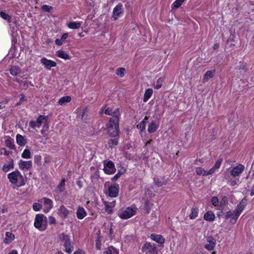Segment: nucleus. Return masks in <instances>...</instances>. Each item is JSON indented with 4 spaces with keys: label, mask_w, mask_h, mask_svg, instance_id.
Here are the masks:
<instances>
[{
    "label": "nucleus",
    "mask_w": 254,
    "mask_h": 254,
    "mask_svg": "<svg viewBox=\"0 0 254 254\" xmlns=\"http://www.w3.org/2000/svg\"><path fill=\"white\" fill-rule=\"evenodd\" d=\"M47 218L43 214L36 216L34 226L40 230H44L47 227Z\"/></svg>",
    "instance_id": "f257e3e1"
},
{
    "label": "nucleus",
    "mask_w": 254,
    "mask_h": 254,
    "mask_svg": "<svg viewBox=\"0 0 254 254\" xmlns=\"http://www.w3.org/2000/svg\"><path fill=\"white\" fill-rule=\"evenodd\" d=\"M60 239L63 243V245L65 248V251L68 254H70L73 250V247L71 244L69 237L62 233L60 236Z\"/></svg>",
    "instance_id": "f03ea898"
},
{
    "label": "nucleus",
    "mask_w": 254,
    "mask_h": 254,
    "mask_svg": "<svg viewBox=\"0 0 254 254\" xmlns=\"http://www.w3.org/2000/svg\"><path fill=\"white\" fill-rule=\"evenodd\" d=\"M108 131L111 136H116L119 133V123L115 122V121H109Z\"/></svg>",
    "instance_id": "7ed1b4c3"
},
{
    "label": "nucleus",
    "mask_w": 254,
    "mask_h": 254,
    "mask_svg": "<svg viewBox=\"0 0 254 254\" xmlns=\"http://www.w3.org/2000/svg\"><path fill=\"white\" fill-rule=\"evenodd\" d=\"M106 115H111L113 117L110 119V121H115L116 123H119V116L120 113L119 109L113 110L111 108H108L105 111Z\"/></svg>",
    "instance_id": "20e7f679"
},
{
    "label": "nucleus",
    "mask_w": 254,
    "mask_h": 254,
    "mask_svg": "<svg viewBox=\"0 0 254 254\" xmlns=\"http://www.w3.org/2000/svg\"><path fill=\"white\" fill-rule=\"evenodd\" d=\"M142 251L148 254H157L158 253L156 247L150 243H146L142 247Z\"/></svg>",
    "instance_id": "39448f33"
},
{
    "label": "nucleus",
    "mask_w": 254,
    "mask_h": 254,
    "mask_svg": "<svg viewBox=\"0 0 254 254\" xmlns=\"http://www.w3.org/2000/svg\"><path fill=\"white\" fill-rule=\"evenodd\" d=\"M104 166V171L106 174L110 175L115 172L116 169L114 167V164L112 161H108L106 162L105 161Z\"/></svg>",
    "instance_id": "423d86ee"
},
{
    "label": "nucleus",
    "mask_w": 254,
    "mask_h": 254,
    "mask_svg": "<svg viewBox=\"0 0 254 254\" xmlns=\"http://www.w3.org/2000/svg\"><path fill=\"white\" fill-rule=\"evenodd\" d=\"M135 214V211L129 207L126 208L125 210L120 212L119 215L120 218L124 219L131 217Z\"/></svg>",
    "instance_id": "0eeeda50"
},
{
    "label": "nucleus",
    "mask_w": 254,
    "mask_h": 254,
    "mask_svg": "<svg viewBox=\"0 0 254 254\" xmlns=\"http://www.w3.org/2000/svg\"><path fill=\"white\" fill-rule=\"evenodd\" d=\"M206 239L207 242H208L209 244L205 245V248L208 250H212L216 245L215 239L211 236L206 237Z\"/></svg>",
    "instance_id": "6e6552de"
},
{
    "label": "nucleus",
    "mask_w": 254,
    "mask_h": 254,
    "mask_svg": "<svg viewBox=\"0 0 254 254\" xmlns=\"http://www.w3.org/2000/svg\"><path fill=\"white\" fill-rule=\"evenodd\" d=\"M245 167L242 164H239L236 167L233 168L231 171L230 174L233 177H236L239 175L244 171Z\"/></svg>",
    "instance_id": "1a4fd4ad"
},
{
    "label": "nucleus",
    "mask_w": 254,
    "mask_h": 254,
    "mask_svg": "<svg viewBox=\"0 0 254 254\" xmlns=\"http://www.w3.org/2000/svg\"><path fill=\"white\" fill-rule=\"evenodd\" d=\"M46 117L44 116H40L36 121H31L29 123L30 126L33 128L36 127H40L43 121L45 120Z\"/></svg>",
    "instance_id": "9d476101"
},
{
    "label": "nucleus",
    "mask_w": 254,
    "mask_h": 254,
    "mask_svg": "<svg viewBox=\"0 0 254 254\" xmlns=\"http://www.w3.org/2000/svg\"><path fill=\"white\" fill-rule=\"evenodd\" d=\"M41 62L48 69H50L52 67H55L57 65L56 63L55 62L46 58H42L41 60Z\"/></svg>",
    "instance_id": "9b49d317"
},
{
    "label": "nucleus",
    "mask_w": 254,
    "mask_h": 254,
    "mask_svg": "<svg viewBox=\"0 0 254 254\" xmlns=\"http://www.w3.org/2000/svg\"><path fill=\"white\" fill-rule=\"evenodd\" d=\"M20 175L19 172L14 171L8 175V178L12 184H15L17 182V177Z\"/></svg>",
    "instance_id": "f8f14e48"
},
{
    "label": "nucleus",
    "mask_w": 254,
    "mask_h": 254,
    "mask_svg": "<svg viewBox=\"0 0 254 254\" xmlns=\"http://www.w3.org/2000/svg\"><path fill=\"white\" fill-rule=\"evenodd\" d=\"M119 193V185L117 186H111L108 189V195L110 197H116Z\"/></svg>",
    "instance_id": "ddd939ff"
},
{
    "label": "nucleus",
    "mask_w": 254,
    "mask_h": 254,
    "mask_svg": "<svg viewBox=\"0 0 254 254\" xmlns=\"http://www.w3.org/2000/svg\"><path fill=\"white\" fill-rule=\"evenodd\" d=\"M122 5L119 4L117 5L113 10V18L115 20H117L120 14L122 13Z\"/></svg>",
    "instance_id": "4468645a"
},
{
    "label": "nucleus",
    "mask_w": 254,
    "mask_h": 254,
    "mask_svg": "<svg viewBox=\"0 0 254 254\" xmlns=\"http://www.w3.org/2000/svg\"><path fill=\"white\" fill-rule=\"evenodd\" d=\"M19 167L21 169H26L27 170H29L32 167V162L30 161H20V162L19 163Z\"/></svg>",
    "instance_id": "2eb2a0df"
},
{
    "label": "nucleus",
    "mask_w": 254,
    "mask_h": 254,
    "mask_svg": "<svg viewBox=\"0 0 254 254\" xmlns=\"http://www.w3.org/2000/svg\"><path fill=\"white\" fill-rule=\"evenodd\" d=\"M150 238L155 242L159 243V244H163L165 242V239L163 237L160 235H156L155 234H152L150 236Z\"/></svg>",
    "instance_id": "dca6fc26"
},
{
    "label": "nucleus",
    "mask_w": 254,
    "mask_h": 254,
    "mask_svg": "<svg viewBox=\"0 0 254 254\" xmlns=\"http://www.w3.org/2000/svg\"><path fill=\"white\" fill-rule=\"evenodd\" d=\"M215 70H208L206 72L203 76V82H207L210 78H212L215 74Z\"/></svg>",
    "instance_id": "f3484780"
},
{
    "label": "nucleus",
    "mask_w": 254,
    "mask_h": 254,
    "mask_svg": "<svg viewBox=\"0 0 254 254\" xmlns=\"http://www.w3.org/2000/svg\"><path fill=\"white\" fill-rule=\"evenodd\" d=\"M115 201H113L112 202H108L104 201L103 202V204L105 206V209L106 212L108 213H111L112 212V207H113L115 205Z\"/></svg>",
    "instance_id": "a211bd4d"
},
{
    "label": "nucleus",
    "mask_w": 254,
    "mask_h": 254,
    "mask_svg": "<svg viewBox=\"0 0 254 254\" xmlns=\"http://www.w3.org/2000/svg\"><path fill=\"white\" fill-rule=\"evenodd\" d=\"M158 126L154 121L150 123L148 127V131L149 133L154 132L158 128Z\"/></svg>",
    "instance_id": "6ab92c4d"
},
{
    "label": "nucleus",
    "mask_w": 254,
    "mask_h": 254,
    "mask_svg": "<svg viewBox=\"0 0 254 254\" xmlns=\"http://www.w3.org/2000/svg\"><path fill=\"white\" fill-rule=\"evenodd\" d=\"M58 213L61 217L65 218L67 216L68 210L64 206H61L59 210Z\"/></svg>",
    "instance_id": "aec40b11"
},
{
    "label": "nucleus",
    "mask_w": 254,
    "mask_h": 254,
    "mask_svg": "<svg viewBox=\"0 0 254 254\" xmlns=\"http://www.w3.org/2000/svg\"><path fill=\"white\" fill-rule=\"evenodd\" d=\"M76 215L78 219H83L86 215V212L84 209L82 207H79L77 211Z\"/></svg>",
    "instance_id": "412c9836"
},
{
    "label": "nucleus",
    "mask_w": 254,
    "mask_h": 254,
    "mask_svg": "<svg viewBox=\"0 0 254 254\" xmlns=\"http://www.w3.org/2000/svg\"><path fill=\"white\" fill-rule=\"evenodd\" d=\"M5 235L6 238H5L4 240V242L5 243L8 244L10 242H11L13 240H14V236L12 233L7 232Z\"/></svg>",
    "instance_id": "4be33fe9"
},
{
    "label": "nucleus",
    "mask_w": 254,
    "mask_h": 254,
    "mask_svg": "<svg viewBox=\"0 0 254 254\" xmlns=\"http://www.w3.org/2000/svg\"><path fill=\"white\" fill-rule=\"evenodd\" d=\"M204 218L207 221H212L214 220L215 215L212 212L208 211L204 214Z\"/></svg>",
    "instance_id": "5701e85b"
},
{
    "label": "nucleus",
    "mask_w": 254,
    "mask_h": 254,
    "mask_svg": "<svg viewBox=\"0 0 254 254\" xmlns=\"http://www.w3.org/2000/svg\"><path fill=\"white\" fill-rule=\"evenodd\" d=\"M154 181L158 187H160L167 183V180L163 179L154 178Z\"/></svg>",
    "instance_id": "b1692460"
},
{
    "label": "nucleus",
    "mask_w": 254,
    "mask_h": 254,
    "mask_svg": "<svg viewBox=\"0 0 254 254\" xmlns=\"http://www.w3.org/2000/svg\"><path fill=\"white\" fill-rule=\"evenodd\" d=\"M16 141L17 143L20 146H24L26 143V139L20 134L16 135Z\"/></svg>",
    "instance_id": "393cba45"
},
{
    "label": "nucleus",
    "mask_w": 254,
    "mask_h": 254,
    "mask_svg": "<svg viewBox=\"0 0 254 254\" xmlns=\"http://www.w3.org/2000/svg\"><path fill=\"white\" fill-rule=\"evenodd\" d=\"M81 25V22H71L67 23V26L70 29H78L79 28Z\"/></svg>",
    "instance_id": "a878e982"
},
{
    "label": "nucleus",
    "mask_w": 254,
    "mask_h": 254,
    "mask_svg": "<svg viewBox=\"0 0 254 254\" xmlns=\"http://www.w3.org/2000/svg\"><path fill=\"white\" fill-rule=\"evenodd\" d=\"M153 93V90L151 89H147L144 93L143 101L144 102H147L149 98L151 96Z\"/></svg>",
    "instance_id": "bb28decb"
},
{
    "label": "nucleus",
    "mask_w": 254,
    "mask_h": 254,
    "mask_svg": "<svg viewBox=\"0 0 254 254\" xmlns=\"http://www.w3.org/2000/svg\"><path fill=\"white\" fill-rule=\"evenodd\" d=\"M71 101V97L70 96H64L61 98L59 101V103L61 105H64Z\"/></svg>",
    "instance_id": "cd10ccee"
},
{
    "label": "nucleus",
    "mask_w": 254,
    "mask_h": 254,
    "mask_svg": "<svg viewBox=\"0 0 254 254\" xmlns=\"http://www.w3.org/2000/svg\"><path fill=\"white\" fill-rule=\"evenodd\" d=\"M196 173L197 175L205 176H207V172L201 167H197L196 168Z\"/></svg>",
    "instance_id": "c85d7f7f"
},
{
    "label": "nucleus",
    "mask_w": 254,
    "mask_h": 254,
    "mask_svg": "<svg viewBox=\"0 0 254 254\" xmlns=\"http://www.w3.org/2000/svg\"><path fill=\"white\" fill-rule=\"evenodd\" d=\"M10 73L13 75H16L20 72V68L18 66H13L10 70Z\"/></svg>",
    "instance_id": "c756f323"
},
{
    "label": "nucleus",
    "mask_w": 254,
    "mask_h": 254,
    "mask_svg": "<svg viewBox=\"0 0 254 254\" xmlns=\"http://www.w3.org/2000/svg\"><path fill=\"white\" fill-rule=\"evenodd\" d=\"M198 216V209L196 208H192L191 209V212L190 214L189 217L191 219L196 218Z\"/></svg>",
    "instance_id": "7c9ffc66"
},
{
    "label": "nucleus",
    "mask_w": 254,
    "mask_h": 254,
    "mask_svg": "<svg viewBox=\"0 0 254 254\" xmlns=\"http://www.w3.org/2000/svg\"><path fill=\"white\" fill-rule=\"evenodd\" d=\"M57 55L59 57L64 60H67L69 59V56L65 52L63 51H58L57 52Z\"/></svg>",
    "instance_id": "2f4dec72"
},
{
    "label": "nucleus",
    "mask_w": 254,
    "mask_h": 254,
    "mask_svg": "<svg viewBox=\"0 0 254 254\" xmlns=\"http://www.w3.org/2000/svg\"><path fill=\"white\" fill-rule=\"evenodd\" d=\"M64 185H65V179L64 178L63 179L61 183L58 186V191L59 192H62L64 190Z\"/></svg>",
    "instance_id": "473e14b6"
},
{
    "label": "nucleus",
    "mask_w": 254,
    "mask_h": 254,
    "mask_svg": "<svg viewBox=\"0 0 254 254\" xmlns=\"http://www.w3.org/2000/svg\"><path fill=\"white\" fill-rule=\"evenodd\" d=\"M243 208L244 206L242 205L241 203L238 205V208L234 211L235 215L236 216V218H238V217L240 215L242 210H243Z\"/></svg>",
    "instance_id": "72a5a7b5"
},
{
    "label": "nucleus",
    "mask_w": 254,
    "mask_h": 254,
    "mask_svg": "<svg viewBox=\"0 0 254 254\" xmlns=\"http://www.w3.org/2000/svg\"><path fill=\"white\" fill-rule=\"evenodd\" d=\"M43 199L44 200V204L47 205L48 209H50L53 207L52 201L50 199L46 197L43 198Z\"/></svg>",
    "instance_id": "f704fd0d"
},
{
    "label": "nucleus",
    "mask_w": 254,
    "mask_h": 254,
    "mask_svg": "<svg viewBox=\"0 0 254 254\" xmlns=\"http://www.w3.org/2000/svg\"><path fill=\"white\" fill-rule=\"evenodd\" d=\"M21 156L23 158L28 159L31 157V153L30 150L28 149H26L24 150L22 153Z\"/></svg>",
    "instance_id": "c9c22d12"
},
{
    "label": "nucleus",
    "mask_w": 254,
    "mask_h": 254,
    "mask_svg": "<svg viewBox=\"0 0 254 254\" xmlns=\"http://www.w3.org/2000/svg\"><path fill=\"white\" fill-rule=\"evenodd\" d=\"M13 168V161L12 160L11 163L10 164H9V165L5 164L3 165V166L2 167V170L4 172H6L9 170V169L10 168Z\"/></svg>",
    "instance_id": "e433bc0d"
},
{
    "label": "nucleus",
    "mask_w": 254,
    "mask_h": 254,
    "mask_svg": "<svg viewBox=\"0 0 254 254\" xmlns=\"http://www.w3.org/2000/svg\"><path fill=\"white\" fill-rule=\"evenodd\" d=\"M109 146L112 148L113 146L117 145L118 140L116 138L111 139L108 141Z\"/></svg>",
    "instance_id": "4c0bfd02"
},
{
    "label": "nucleus",
    "mask_w": 254,
    "mask_h": 254,
    "mask_svg": "<svg viewBox=\"0 0 254 254\" xmlns=\"http://www.w3.org/2000/svg\"><path fill=\"white\" fill-rule=\"evenodd\" d=\"M105 254H117V252L114 248L110 247L105 252Z\"/></svg>",
    "instance_id": "58836bf2"
},
{
    "label": "nucleus",
    "mask_w": 254,
    "mask_h": 254,
    "mask_svg": "<svg viewBox=\"0 0 254 254\" xmlns=\"http://www.w3.org/2000/svg\"><path fill=\"white\" fill-rule=\"evenodd\" d=\"M226 219H228L229 218H232L233 219H235V221L236 220L237 218L236 217V216L235 215V212H231L229 211L227 212V214L226 215Z\"/></svg>",
    "instance_id": "ea45409f"
},
{
    "label": "nucleus",
    "mask_w": 254,
    "mask_h": 254,
    "mask_svg": "<svg viewBox=\"0 0 254 254\" xmlns=\"http://www.w3.org/2000/svg\"><path fill=\"white\" fill-rule=\"evenodd\" d=\"M125 69L124 68H119L117 69L116 74L122 77L124 75Z\"/></svg>",
    "instance_id": "a19ab883"
},
{
    "label": "nucleus",
    "mask_w": 254,
    "mask_h": 254,
    "mask_svg": "<svg viewBox=\"0 0 254 254\" xmlns=\"http://www.w3.org/2000/svg\"><path fill=\"white\" fill-rule=\"evenodd\" d=\"M163 81V79L162 78H159L157 80V81L156 82V84L155 85L154 87L157 89H159L162 86Z\"/></svg>",
    "instance_id": "79ce46f5"
},
{
    "label": "nucleus",
    "mask_w": 254,
    "mask_h": 254,
    "mask_svg": "<svg viewBox=\"0 0 254 254\" xmlns=\"http://www.w3.org/2000/svg\"><path fill=\"white\" fill-rule=\"evenodd\" d=\"M0 15L2 18H3L5 20H7L9 22L10 21V17L6 13L4 12L1 11L0 13Z\"/></svg>",
    "instance_id": "37998d69"
},
{
    "label": "nucleus",
    "mask_w": 254,
    "mask_h": 254,
    "mask_svg": "<svg viewBox=\"0 0 254 254\" xmlns=\"http://www.w3.org/2000/svg\"><path fill=\"white\" fill-rule=\"evenodd\" d=\"M33 208L34 210L38 211L41 209L42 205L38 203H34L33 205Z\"/></svg>",
    "instance_id": "c03bdc74"
},
{
    "label": "nucleus",
    "mask_w": 254,
    "mask_h": 254,
    "mask_svg": "<svg viewBox=\"0 0 254 254\" xmlns=\"http://www.w3.org/2000/svg\"><path fill=\"white\" fill-rule=\"evenodd\" d=\"M52 6H49L47 5H44L42 6L41 9L42 10L46 12H50L52 9Z\"/></svg>",
    "instance_id": "a18cd8bd"
},
{
    "label": "nucleus",
    "mask_w": 254,
    "mask_h": 254,
    "mask_svg": "<svg viewBox=\"0 0 254 254\" xmlns=\"http://www.w3.org/2000/svg\"><path fill=\"white\" fill-rule=\"evenodd\" d=\"M5 142L6 146L10 148V149H13L14 148V145L10 140L8 139L6 140Z\"/></svg>",
    "instance_id": "49530a36"
},
{
    "label": "nucleus",
    "mask_w": 254,
    "mask_h": 254,
    "mask_svg": "<svg viewBox=\"0 0 254 254\" xmlns=\"http://www.w3.org/2000/svg\"><path fill=\"white\" fill-rule=\"evenodd\" d=\"M137 128L140 129L141 131L143 130L145 128V125L144 123V121L141 122L137 126Z\"/></svg>",
    "instance_id": "de8ad7c7"
},
{
    "label": "nucleus",
    "mask_w": 254,
    "mask_h": 254,
    "mask_svg": "<svg viewBox=\"0 0 254 254\" xmlns=\"http://www.w3.org/2000/svg\"><path fill=\"white\" fill-rule=\"evenodd\" d=\"M222 162V159H219L215 163V165H214V168L218 169L221 164V163Z\"/></svg>",
    "instance_id": "09e8293b"
},
{
    "label": "nucleus",
    "mask_w": 254,
    "mask_h": 254,
    "mask_svg": "<svg viewBox=\"0 0 254 254\" xmlns=\"http://www.w3.org/2000/svg\"><path fill=\"white\" fill-rule=\"evenodd\" d=\"M211 202L212 204L216 206L218 205V198L216 196L213 197L211 199Z\"/></svg>",
    "instance_id": "8fccbe9b"
},
{
    "label": "nucleus",
    "mask_w": 254,
    "mask_h": 254,
    "mask_svg": "<svg viewBox=\"0 0 254 254\" xmlns=\"http://www.w3.org/2000/svg\"><path fill=\"white\" fill-rule=\"evenodd\" d=\"M182 4V3L179 1V0H176L174 3H173V7L175 8H178L180 6V5Z\"/></svg>",
    "instance_id": "3c124183"
},
{
    "label": "nucleus",
    "mask_w": 254,
    "mask_h": 254,
    "mask_svg": "<svg viewBox=\"0 0 254 254\" xmlns=\"http://www.w3.org/2000/svg\"><path fill=\"white\" fill-rule=\"evenodd\" d=\"M49 222L50 224H56V220L54 217L51 216L49 218Z\"/></svg>",
    "instance_id": "603ef678"
},
{
    "label": "nucleus",
    "mask_w": 254,
    "mask_h": 254,
    "mask_svg": "<svg viewBox=\"0 0 254 254\" xmlns=\"http://www.w3.org/2000/svg\"><path fill=\"white\" fill-rule=\"evenodd\" d=\"M217 170V169H216L215 168H214V167L213 166L212 168H211L208 172H207V174L208 175H211L212 174H213L215 171L216 170Z\"/></svg>",
    "instance_id": "864d4df0"
},
{
    "label": "nucleus",
    "mask_w": 254,
    "mask_h": 254,
    "mask_svg": "<svg viewBox=\"0 0 254 254\" xmlns=\"http://www.w3.org/2000/svg\"><path fill=\"white\" fill-rule=\"evenodd\" d=\"M123 173H120V172H119L117 174H116L114 177V178H113V181H116V180H117V179L121 176V175L122 174H123Z\"/></svg>",
    "instance_id": "5fc2aeb1"
},
{
    "label": "nucleus",
    "mask_w": 254,
    "mask_h": 254,
    "mask_svg": "<svg viewBox=\"0 0 254 254\" xmlns=\"http://www.w3.org/2000/svg\"><path fill=\"white\" fill-rule=\"evenodd\" d=\"M239 65L238 66V68L239 69H244L245 67V64L243 62H240L239 63Z\"/></svg>",
    "instance_id": "6e6d98bb"
},
{
    "label": "nucleus",
    "mask_w": 254,
    "mask_h": 254,
    "mask_svg": "<svg viewBox=\"0 0 254 254\" xmlns=\"http://www.w3.org/2000/svg\"><path fill=\"white\" fill-rule=\"evenodd\" d=\"M62 40L61 39H57L56 40H55V43L57 45H59V46H61L62 45L63 43H62Z\"/></svg>",
    "instance_id": "4d7b16f0"
},
{
    "label": "nucleus",
    "mask_w": 254,
    "mask_h": 254,
    "mask_svg": "<svg viewBox=\"0 0 254 254\" xmlns=\"http://www.w3.org/2000/svg\"><path fill=\"white\" fill-rule=\"evenodd\" d=\"M67 37H68V34L64 33L62 35V36L61 37V39L63 41V40L66 39Z\"/></svg>",
    "instance_id": "13d9d810"
},
{
    "label": "nucleus",
    "mask_w": 254,
    "mask_h": 254,
    "mask_svg": "<svg viewBox=\"0 0 254 254\" xmlns=\"http://www.w3.org/2000/svg\"><path fill=\"white\" fill-rule=\"evenodd\" d=\"M230 185L232 186H235L237 184V181L236 180H232L230 182Z\"/></svg>",
    "instance_id": "bf43d9fd"
},
{
    "label": "nucleus",
    "mask_w": 254,
    "mask_h": 254,
    "mask_svg": "<svg viewBox=\"0 0 254 254\" xmlns=\"http://www.w3.org/2000/svg\"><path fill=\"white\" fill-rule=\"evenodd\" d=\"M87 112L86 109H83L82 115V119L84 118V116L86 115Z\"/></svg>",
    "instance_id": "052dcab7"
},
{
    "label": "nucleus",
    "mask_w": 254,
    "mask_h": 254,
    "mask_svg": "<svg viewBox=\"0 0 254 254\" xmlns=\"http://www.w3.org/2000/svg\"><path fill=\"white\" fill-rule=\"evenodd\" d=\"M99 243H100V241H99V239H98L96 240V247L98 249H99Z\"/></svg>",
    "instance_id": "680f3d73"
},
{
    "label": "nucleus",
    "mask_w": 254,
    "mask_h": 254,
    "mask_svg": "<svg viewBox=\"0 0 254 254\" xmlns=\"http://www.w3.org/2000/svg\"><path fill=\"white\" fill-rule=\"evenodd\" d=\"M8 254H17V252L15 250H13L10 252Z\"/></svg>",
    "instance_id": "e2e57ef3"
},
{
    "label": "nucleus",
    "mask_w": 254,
    "mask_h": 254,
    "mask_svg": "<svg viewBox=\"0 0 254 254\" xmlns=\"http://www.w3.org/2000/svg\"><path fill=\"white\" fill-rule=\"evenodd\" d=\"M152 139H150L149 140L147 141L146 143H145V146H146L148 144H150L151 143V142H152Z\"/></svg>",
    "instance_id": "0e129e2a"
},
{
    "label": "nucleus",
    "mask_w": 254,
    "mask_h": 254,
    "mask_svg": "<svg viewBox=\"0 0 254 254\" xmlns=\"http://www.w3.org/2000/svg\"><path fill=\"white\" fill-rule=\"evenodd\" d=\"M73 254H82L81 252L79 251H75Z\"/></svg>",
    "instance_id": "69168bd1"
},
{
    "label": "nucleus",
    "mask_w": 254,
    "mask_h": 254,
    "mask_svg": "<svg viewBox=\"0 0 254 254\" xmlns=\"http://www.w3.org/2000/svg\"><path fill=\"white\" fill-rule=\"evenodd\" d=\"M219 47V45L218 44H215L214 47H213V48L214 49H216L217 48H218Z\"/></svg>",
    "instance_id": "338daca9"
},
{
    "label": "nucleus",
    "mask_w": 254,
    "mask_h": 254,
    "mask_svg": "<svg viewBox=\"0 0 254 254\" xmlns=\"http://www.w3.org/2000/svg\"><path fill=\"white\" fill-rule=\"evenodd\" d=\"M7 212V209H5V208H3L2 209V212L3 213H5V212Z\"/></svg>",
    "instance_id": "774afa93"
}]
</instances>
